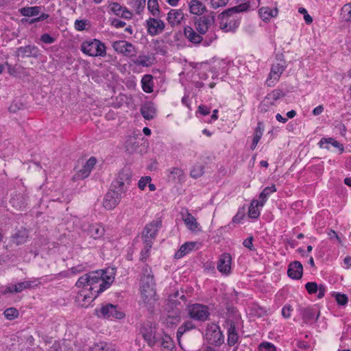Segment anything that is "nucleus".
<instances>
[{
    "instance_id": "39",
    "label": "nucleus",
    "mask_w": 351,
    "mask_h": 351,
    "mask_svg": "<svg viewBox=\"0 0 351 351\" xmlns=\"http://www.w3.org/2000/svg\"><path fill=\"white\" fill-rule=\"evenodd\" d=\"M134 63L138 66L147 67L153 64L154 59L149 56H139L136 60H134Z\"/></svg>"
},
{
    "instance_id": "60",
    "label": "nucleus",
    "mask_w": 351,
    "mask_h": 351,
    "mask_svg": "<svg viewBox=\"0 0 351 351\" xmlns=\"http://www.w3.org/2000/svg\"><path fill=\"white\" fill-rule=\"evenodd\" d=\"M260 351H276L275 346L269 342H263L259 345Z\"/></svg>"
},
{
    "instance_id": "16",
    "label": "nucleus",
    "mask_w": 351,
    "mask_h": 351,
    "mask_svg": "<svg viewBox=\"0 0 351 351\" xmlns=\"http://www.w3.org/2000/svg\"><path fill=\"white\" fill-rule=\"evenodd\" d=\"M215 16H203L195 21V29L200 34H205L214 23Z\"/></svg>"
},
{
    "instance_id": "1",
    "label": "nucleus",
    "mask_w": 351,
    "mask_h": 351,
    "mask_svg": "<svg viewBox=\"0 0 351 351\" xmlns=\"http://www.w3.org/2000/svg\"><path fill=\"white\" fill-rule=\"evenodd\" d=\"M114 277L107 274V272L102 270H96L84 276H82L76 282L77 287H87L90 292V296L84 294L83 300L90 299L93 301L99 293L107 289L114 281Z\"/></svg>"
},
{
    "instance_id": "8",
    "label": "nucleus",
    "mask_w": 351,
    "mask_h": 351,
    "mask_svg": "<svg viewBox=\"0 0 351 351\" xmlns=\"http://www.w3.org/2000/svg\"><path fill=\"white\" fill-rule=\"evenodd\" d=\"M139 332L149 346L153 347L155 345L156 342L155 327L151 322L141 324Z\"/></svg>"
},
{
    "instance_id": "19",
    "label": "nucleus",
    "mask_w": 351,
    "mask_h": 351,
    "mask_svg": "<svg viewBox=\"0 0 351 351\" xmlns=\"http://www.w3.org/2000/svg\"><path fill=\"white\" fill-rule=\"evenodd\" d=\"M302 272L303 267L299 261H293L289 264L287 274L290 278L295 280L300 279Z\"/></svg>"
},
{
    "instance_id": "44",
    "label": "nucleus",
    "mask_w": 351,
    "mask_h": 351,
    "mask_svg": "<svg viewBox=\"0 0 351 351\" xmlns=\"http://www.w3.org/2000/svg\"><path fill=\"white\" fill-rule=\"evenodd\" d=\"M184 221L189 229L191 230H195L197 229V223L196 221V219L191 214L188 213Z\"/></svg>"
},
{
    "instance_id": "22",
    "label": "nucleus",
    "mask_w": 351,
    "mask_h": 351,
    "mask_svg": "<svg viewBox=\"0 0 351 351\" xmlns=\"http://www.w3.org/2000/svg\"><path fill=\"white\" fill-rule=\"evenodd\" d=\"M141 112L145 119H153L156 114V109L154 103L150 101L145 103L141 106Z\"/></svg>"
},
{
    "instance_id": "47",
    "label": "nucleus",
    "mask_w": 351,
    "mask_h": 351,
    "mask_svg": "<svg viewBox=\"0 0 351 351\" xmlns=\"http://www.w3.org/2000/svg\"><path fill=\"white\" fill-rule=\"evenodd\" d=\"M3 315L7 319L13 320L19 317V313L16 308L10 307L5 310Z\"/></svg>"
},
{
    "instance_id": "32",
    "label": "nucleus",
    "mask_w": 351,
    "mask_h": 351,
    "mask_svg": "<svg viewBox=\"0 0 351 351\" xmlns=\"http://www.w3.org/2000/svg\"><path fill=\"white\" fill-rule=\"evenodd\" d=\"M195 246L194 242H186L182 245L180 249L176 252L174 256L176 258L179 259L183 257L186 254L189 253L193 250Z\"/></svg>"
},
{
    "instance_id": "14",
    "label": "nucleus",
    "mask_w": 351,
    "mask_h": 351,
    "mask_svg": "<svg viewBox=\"0 0 351 351\" xmlns=\"http://www.w3.org/2000/svg\"><path fill=\"white\" fill-rule=\"evenodd\" d=\"M154 276L152 269L147 265L143 267L141 278V289H155Z\"/></svg>"
},
{
    "instance_id": "17",
    "label": "nucleus",
    "mask_w": 351,
    "mask_h": 351,
    "mask_svg": "<svg viewBox=\"0 0 351 351\" xmlns=\"http://www.w3.org/2000/svg\"><path fill=\"white\" fill-rule=\"evenodd\" d=\"M184 19V14L182 9H171L167 16V21L171 27L180 25Z\"/></svg>"
},
{
    "instance_id": "37",
    "label": "nucleus",
    "mask_w": 351,
    "mask_h": 351,
    "mask_svg": "<svg viewBox=\"0 0 351 351\" xmlns=\"http://www.w3.org/2000/svg\"><path fill=\"white\" fill-rule=\"evenodd\" d=\"M276 191V187L274 184L271 186L265 187L263 191L259 195V203L260 206H263L264 204L266 202L267 197L270 194Z\"/></svg>"
},
{
    "instance_id": "10",
    "label": "nucleus",
    "mask_w": 351,
    "mask_h": 351,
    "mask_svg": "<svg viewBox=\"0 0 351 351\" xmlns=\"http://www.w3.org/2000/svg\"><path fill=\"white\" fill-rule=\"evenodd\" d=\"M112 47L117 53L128 58L135 56L136 54L135 47L126 40L114 41L112 43Z\"/></svg>"
},
{
    "instance_id": "48",
    "label": "nucleus",
    "mask_w": 351,
    "mask_h": 351,
    "mask_svg": "<svg viewBox=\"0 0 351 351\" xmlns=\"http://www.w3.org/2000/svg\"><path fill=\"white\" fill-rule=\"evenodd\" d=\"M341 16L346 21L351 20V4H346L343 6Z\"/></svg>"
},
{
    "instance_id": "26",
    "label": "nucleus",
    "mask_w": 351,
    "mask_h": 351,
    "mask_svg": "<svg viewBox=\"0 0 351 351\" xmlns=\"http://www.w3.org/2000/svg\"><path fill=\"white\" fill-rule=\"evenodd\" d=\"M189 9L191 14L198 16L206 11L205 5L199 0H191L189 2Z\"/></svg>"
},
{
    "instance_id": "21",
    "label": "nucleus",
    "mask_w": 351,
    "mask_h": 351,
    "mask_svg": "<svg viewBox=\"0 0 351 351\" xmlns=\"http://www.w3.org/2000/svg\"><path fill=\"white\" fill-rule=\"evenodd\" d=\"M305 288L309 294H313L318 292L317 298H322L326 293V287L324 285L319 286L315 282H309L305 285Z\"/></svg>"
},
{
    "instance_id": "9",
    "label": "nucleus",
    "mask_w": 351,
    "mask_h": 351,
    "mask_svg": "<svg viewBox=\"0 0 351 351\" xmlns=\"http://www.w3.org/2000/svg\"><path fill=\"white\" fill-rule=\"evenodd\" d=\"M285 94L280 89H274L264 98L261 104L259 105L258 109L261 112H266L268 111L270 107L276 104V102L283 97Z\"/></svg>"
},
{
    "instance_id": "20",
    "label": "nucleus",
    "mask_w": 351,
    "mask_h": 351,
    "mask_svg": "<svg viewBox=\"0 0 351 351\" xmlns=\"http://www.w3.org/2000/svg\"><path fill=\"white\" fill-rule=\"evenodd\" d=\"M28 238V232L25 228H21L10 237V241L16 245H23Z\"/></svg>"
},
{
    "instance_id": "50",
    "label": "nucleus",
    "mask_w": 351,
    "mask_h": 351,
    "mask_svg": "<svg viewBox=\"0 0 351 351\" xmlns=\"http://www.w3.org/2000/svg\"><path fill=\"white\" fill-rule=\"evenodd\" d=\"M180 321L178 315H167L165 319V324L167 327H173L176 325Z\"/></svg>"
},
{
    "instance_id": "36",
    "label": "nucleus",
    "mask_w": 351,
    "mask_h": 351,
    "mask_svg": "<svg viewBox=\"0 0 351 351\" xmlns=\"http://www.w3.org/2000/svg\"><path fill=\"white\" fill-rule=\"evenodd\" d=\"M195 328V324L191 321H186L183 324H182L178 329L176 332V337L178 339V341L180 342V338L187 331H189L192 329H194Z\"/></svg>"
},
{
    "instance_id": "3",
    "label": "nucleus",
    "mask_w": 351,
    "mask_h": 351,
    "mask_svg": "<svg viewBox=\"0 0 351 351\" xmlns=\"http://www.w3.org/2000/svg\"><path fill=\"white\" fill-rule=\"evenodd\" d=\"M80 49L84 54L92 57H104L106 55L105 45L97 39L82 42Z\"/></svg>"
},
{
    "instance_id": "35",
    "label": "nucleus",
    "mask_w": 351,
    "mask_h": 351,
    "mask_svg": "<svg viewBox=\"0 0 351 351\" xmlns=\"http://www.w3.org/2000/svg\"><path fill=\"white\" fill-rule=\"evenodd\" d=\"M278 9H271L268 7H263L259 10V14L263 20H269L272 17H275L278 14Z\"/></svg>"
},
{
    "instance_id": "62",
    "label": "nucleus",
    "mask_w": 351,
    "mask_h": 351,
    "mask_svg": "<svg viewBox=\"0 0 351 351\" xmlns=\"http://www.w3.org/2000/svg\"><path fill=\"white\" fill-rule=\"evenodd\" d=\"M109 6L110 10L118 16L123 12V8L118 3H112Z\"/></svg>"
},
{
    "instance_id": "6",
    "label": "nucleus",
    "mask_w": 351,
    "mask_h": 351,
    "mask_svg": "<svg viewBox=\"0 0 351 351\" xmlns=\"http://www.w3.org/2000/svg\"><path fill=\"white\" fill-rule=\"evenodd\" d=\"M190 318L199 322H205L209 319L210 313L209 308L204 304L195 303L187 307Z\"/></svg>"
},
{
    "instance_id": "56",
    "label": "nucleus",
    "mask_w": 351,
    "mask_h": 351,
    "mask_svg": "<svg viewBox=\"0 0 351 351\" xmlns=\"http://www.w3.org/2000/svg\"><path fill=\"white\" fill-rule=\"evenodd\" d=\"M87 25H88V21L86 19H77L74 23L75 28L77 31H83L86 29Z\"/></svg>"
},
{
    "instance_id": "41",
    "label": "nucleus",
    "mask_w": 351,
    "mask_h": 351,
    "mask_svg": "<svg viewBox=\"0 0 351 351\" xmlns=\"http://www.w3.org/2000/svg\"><path fill=\"white\" fill-rule=\"evenodd\" d=\"M40 11V7L39 6L23 8L20 10L21 14L24 16H37Z\"/></svg>"
},
{
    "instance_id": "12",
    "label": "nucleus",
    "mask_w": 351,
    "mask_h": 351,
    "mask_svg": "<svg viewBox=\"0 0 351 351\" xmlns=\"http://www.w3.org/2000/svg\"><path fill=\"white\" fill-rule=\"evenodd\" d=\"M141 299L147 309L152 313L154 304L158 300L155 289H141Z\"/></svg>"
},
{
    "instance_id": "49",
    "label": "nucleus",
    "mask_w": 351,
    "mask_h": 351,
    "mask_svg": "<svg viewBox=\"0 0 351 351\" xmlns=\"http://www.w3.org/2000/svg\"><path fill=\"white\" fill-rule=\"evenodd\" d=\"M145 246L144 248L141 250L140 259L142 261H145L149 255V250L152 247V243L150 241H146L144 242Z\"/></svg>"
},
{
    "instance_id": "7",
    "label": "nucleus",
    "mask_w": 351,
    "mask_h": 351,
    "mask_svg": "<svg viewBox=\"0 0 351 351\" xmlns=\"http://www.w3.org/2000/svg\"><path fill=\"white\" fill-rule=\"evenodd\" d=\"M277 57H278V55ZM278 60L279 61L278 62L273 64L271 66L269 77L266 82L268 86H273L276 84L287 66L286 62L282 58V55H279Z\"/></svg>"
},
{
    "instance_id": "38",
    "label": "nucleus",
    "mask_w": 351,
    "mask_h": 351,
    "mask_svg": "<svg viewBox=\"0 0 351 351\" xmlns=\"http://www.w3.org/2000/svg\"><path fill=\"white\" fill-rule=\"evenodd\" d=\"M169 175L168 178L171 180L182 181L184 178V172L183 170L178 167H172L168 170Z\"/></svg>"
},
{
    "instance_id": "34",
    "label": "nucleus",
    "mask_w": 351,
    "mask_h": 351,
    "mask_svg": "<svg viewBox=\"0 0 351 351\" xmlns=\"http://www.w3.org/2000/svg\"><path fill=\"white\" fill-rule=\"evenodd\" d=\"M138 144L139 143L134 136H129L125 142L126 152L129 154H132L136 152Z\"/></svg>"
},
{
    "instance_id": "11",
    "label": "nucleus",
    "mask_w": 351,
    "mask_h": 351,
    "mask_svg": "<svg viewBox=\"0 0 351 351\" xmlns=\"http://www.w3.org/2000/svg\"><path fill=\"white\" fill-rule=\"evenodd\" d=\"M161 221L158 219L152 221L147 224L142 234L143 242L148 241L153 243V240L155 239L158 228L161 226Z\"/></svg>"
},
{
    "instance_id": "51",
    "label": "nucleus",
    "mask_w": 351,
    "mask_h": 351,
    "mask_svg": "<svg viewBox=\"0 0 351 351\" xmlns=\"http://www.w3.org/2000/svg\"><path fill=\"white\" fill-rule=\"evenodd\" d=\"M109 345L104 341L95 343L90 348V351H109Z\"/></svg>"
},
{
    "instance_id": "63",
    "label": "nucleus",
    "mask_w": 351,
    "mask_h": 351,
    "mask_svg": "<svg viewBox=\"0 0 351 351\" xmlns=\"http://www.w3.org/2000/svg\"><path fill=\"white\" fill-rule=\"evenodd\" d=\"M298 12L304 14V19L306 24L310 25L313 23V18L308 14L304 8H300Z\"/></svg>"
},
{
    "instance_id": "5",
    "label": "nucleus",
    "mask_w": 351,
    "mask_h": 351,
    "mask_svg": "<svg viewBox=\"0 0 351 351\" xmlns=\"http://www.w3.org/2000/svg\"><path fill=\"white\" fill-rule=\"evenodd\" d=\"M95 313L99 317L105 319H121L125 317L124 313L117 306L112 304H107L101 306L99 308H96Z\"/></svg>"
},
{
    "instance_id": "24",
    "label": "nucleus",
    "mask_w": 351,
    "mask_h": 351,
    "mask_svg": "<svg viewBox=\"0 0 351 351\" xmlns=\"http://www.w3.org/2000/svg\"><path fill=\"white\" fill-rule=\"evenodd\" d=\"M112 104L116 108H120L124 105L129 107L132 105V97L122 93H119L118 95L112 96Z\"/></svg>"
},
{
    "instance_id": "13",
    "label": "nucleus",
    "mask_w": 351,
    "mask_h": 351,
    "mask_svg": "<svg viewBox=\"0 0 351 351\" xmlns=\"http://www.w3.org/2000/svg\"><path fill=\"white\" fill-rule=\"evenodd\" d=\"M121 199L120 192L110 188L104 197L103 206L107 210H112L119 204Z\"/></svg>"
},
{
    "instance_id": "46",
    "label": "nucleus",
    "mask_w": 351,
    "mask_h": 351,
    "mask_svg": "<svg viewBox=\"0 0 351 351\" xmlns=\"http://www.w3.org/2000/svg\"><path fill=\"white\" fill-rule=\"evenodd\" d=\"M147 8L153 16H157L159 14L160 10L157 0H148Z\"/></svg>"
},
{
    "instance_id": "2",
    "label": "nucleus",
    "mask_w": 351,
    "mask_h": 351,
    "mask_svg": "<svg viewBox=\"0 0 351 351\" xmlns=\"http://www.w3.org/2000/svg\"><path fill=\"white\" fill-rule=\"evenodd\" d=\"M248 8L249 4L244 3L221 12L219 15L220 28L225 32H234L240 23L238 14L247 10Z\"/></svg>"
},
{
    "instance_id": "54",
    "label": "nucleus",
    "mask_w": 351,
    "mask_h": 351,
    "mask_svg": "<svg viewBox=\"0 0 351 351\" xmlns=\"http://www.w3.org/2000/svg\"><path fill=\"white\" fill-rule=\"evenodd\" d=\"M142 88H152L153 77L151 75H145L141 80Z\"/></svg>"
},
{
    "instance_id": "27",
    "label": "nucleus",
    "mask_w": 351,
    "mask_h": 351,
    "mask_svg": "<svg viewBox=\"0 0 351 351\" xmlns=\"http://www.w3.org/2000/svg\"><path fill=\"white\" fill-rule=\"evenodd\" d=\"M85 228V226H84ZM88 235L95 239H99L104 234V228L99 224H88L86 228H84Z\"/></svg>"
},
{
    "instance_id": "29",
    "label": "nucleus",
    "mask_w": 351,
    "mask_h": 351,
    "mask_svg": "<svg viewBox=\"0 0 351 351\" xmlns=\"http://www.w3.org/2000/svg\"><path fill=\"white\" fill-rule=\"evenodd\" d=\"M39 284L38 279L18 282L14 285V293H20L24 289L36 287Z\"/></svg>"
},
{
    "instance_id": "31",
    "label": "nucleus",
    "mask_w": 351,
    "mask_h": 351,
    "mask_svg": "<svg viewBox=\"0 0 351 351\" xmlns=\"http://www.w3.org/2000/svg\"><path fill=\"white\" fill-rule=\"evenodd\" d=\"M238 340L239 335L237 332L235 324L231 322L228 330V344L229 346H233L237 343Z\"/></svg>"
},
{
    "instance_id": "15",
    "label": "nucleus",
    "mask_w": 351,
    "mask_h": 351,
    "mask_svg": "<svg viewBox=\"0 0 351 351\" xmlns=\"http://www.w3.org/2000/svg\"><path fill=\"white\" fill-rule=\"evenodd\" d=\"M146 27L148 34L154 36L161 33L165 29V25L160 19L149 18L146 21Z\"/></svg>"
},
{
    "instance_id": "30",
    "label": "nucleus",
    "mask_w": 351,
    "mask_h": 351,
    "mask_svg": "<svg viewBox=\"0 0 351 351\" xmlns=\"http://www.w3.org/2000/svg\"><path fill=\"white\" fill-rule=\"evenodd\" d=\"M329 144H330L333 147L337 148L340 151V153H342L344 150L343 145L341 143L337 141L333 138H322L319 143L320 147L325 148L327 149H330V147L328 146Z\"/></svg>"
},
{
    "instance_id": "57",
    "label": "nucleus",
    "mask_w": 351,
    "mask_h": 351,
    "mask_svg": "<svg viewBox=\"0 0 351 351\" xmlns=\"http://www.w3.org/2000/svg\"><path fill=\"white\" fill-rule=\"evenodd\" d=\"M334 297L338 304L339 305H346L348 302V298L346 295L341 294L339 293H334Z\"/></svg>"
},
{
    "instance_id": "53",
    "label": "nucleus",
    "mask_w": 351,
    "mask_h": 351,
    "mask_svg": "<svg viewBox=\"0 0 351 351\" xmlns=\"http://www.w3.org/2000/svg\"><path fill=\"white\" fill-rule=\"evenodd\" d=\"M264 130H265V128H264L263 123L261 121H259L257 124L256 128H255L253 138L260 141L263 136Z\"/></svg>"
},
{
    "instance_id": "58",
    "label": "nucleus",
    "mask_w": 351,
    "mask_h": 351,
    "mask_svg": "<svg viewBox=\"0 0 351 351\" xmlns=\"http://www.w3.org/2000/svg\"><path fill=\"white\" fill-rule=\"evenodd\" d=\"M245 217V208L242 207L239 208L237 213L232 218V223H239Z\"/></svg>"
},
{
    "instance_id": "64",
    "label": "nucleus",
    "mask_w": 351,
    "mask_h": 351,
    "mask_svg": "<svg viewBox=\"0 0 351 351\" xmlns=\"http://www.w3.org/2000/svg\"><path fill=\"white\" fill-rule=\"evenodd\" d=\"M253 237H250L243 242V245L251 251H255V248L253 245Z\"/></svg>"
},
{
    "instance_id": "42",
    "label": "nucleus",
    "mask_w": 351,
    "mask_h": 351,
    "mask_svg": "<svg viewBox=\"0 0 351 351\" xmlns=\"http://www.w3.org/2000/svg\"><path fill=\"white\" fill-rule=\"evenodd\" d=\"M260 206L258 200H253L249 207L248 215L250 218L256 219L259 217L260 212L258 207Z\"/></svg>"
},
{
    "instance_id": "45",
    "label": "nucleus",
    "mask_w": 351,
    "mask_h": 351,
    "mask_svg": "<svg viewBox=\"0 0 351 351\" xmlns=\"http://www.w3.org/2000/svg\"><path fill=\"white\" fill-rule=\"evenodd\" d=\"M119 181H122L123 182H127L130 184L131 181V173L129 169H122L118 174L117 178Z\"/></svg>"
},
{
    "instance_id": "40",
    "label": "nucleus",
    "mask_w": 351,
    "mask_h": 351,
    "mask_svg": "<svg viewBox=\"0 0 351 351\" xmlns=\"http://www.w3.org/2000/svg\"><path fill=\"white\" fill-rule=\"evenodd\" d=\"M25 106L26 103L22 99L16 98L10 104L8 110L11 113H16L19 110L24 108Z\"/></svg>"
},
{
    "instance_id": "59",
    "label": "nucleus",
    "mask_w": 351,
    "mask_h": 351,
    "mask_svg": "<svg viewBox=\"0 0 351 351\" xmlns=\"http://www.w3.org/2000/svg\"><path fill=\"white\" fill-rule=\"evenodd\" d=\"M161 346L167 351H171L173 348V343L171 339L167 336L162 339Z\"/></svg>"
},
{
    "instance_id": "55",
    "label": "nucleus",
    "mask_w": 351,
    "mask_h": 351,
    "mask_svg": "<svg viewBox=\"0 0 351 351\" xmlns=\"http://www.w3.org/2000/svg\"><path fill=\"white\" fill-rule=\"evenodd\" d=\"M204 173V168L202 166H194L191 171V176L194 178H197L202 176Z\"/></svg>"
},
{
    "instance_id": "18",
    "label": "nucleus",
    "mask_w": 351,
    "mask_h": 351,
    "mask_svg": "<svg viewBox=\"0 0 351 351\" xmlns=\"http://www.w3.org/2000/svg\"><path fill=\"white\" fill-rule=\"evenodd\" d=\"M231 256L228 253L222 254L218 261L217 268L222 274H228L231 269Z\"/></svg>"
},
{
    "instance_id": "43",
    "label": "nucleus",
    "mask_w": 351,
    "mask_h": 351,
    "mask_svg": "<svg viewBox=\"0 0 351 351\" xmlns=\"http://www.w3.org/2000/svg\"><path fill=\"white\" fill-rule=\"evenodd\" d=\"M129 185L130 184L127 182L119 181L118 180L115 179L112 183L111 189L117 190V191L120 192V194L121 195L123 193L126 191Z\"/></svg>"
},
{
    "instance_id": "4",
    "label": "nucleus",
    "mask_w": 351,
    "mask_h": 351,
    "mask_svg": "<svg viewBox=\"0 0 351 351\" xmlns=\"http://www.w3.org/2000/svg\"><path fill=\"white\" fill-rule=\"evenodd\" d=\"M205 338L210 344L217 347L221 346L224 342V336L220 327L213 323L207 324Z\"/></svg>"
},
{
    "instance_id": "25",
    "label": "nucleus",
    "mask_w": 351,
    "mask_h": 351,
    "mask_svg": "<svg viewBox=\"0 0 351 351\" xmlns=\"http://www.w3.org/2000/svg\"><path fill=\"white\" fill-rule=\"evenodd\" d=\"M184 35L189 42L193 44H199L203 40L202 34L197 33L191 26L184 27Z\"/></svg>"
},
{
    "instance_id": "52",
    "label": "nucleus",
    "mask_w": 351,
    "mask_h": 351,
    "mask_svg": "<svg viewBox=\"0 0 351 351\" xmlns=\"http://www.w3.org/2000/svg\"><path fill=\"white\" fill-rule=\"evenodd\" d=\"M145 0H134L132 6L136 14H140L145 8Z\"/></svg>"
},
{
    "instance_id": "33",
    "label": "nucleus",
    "mask_w": 351,
    "mask_h": 351,
    "mask_svg": "<svg viewBox=\"0 0 351 351\" xmlns=\"http://www.w3.org/2000/svg\"><path fill=\"white\" fill-rule=\"evenodd\" d=\"M299 311L305 324H308L309 322L314 319L315 315V311L314 308L311 307H300Z\"/></svg>"
},
{
    "instance_id": "23",
    "label": "nucleus",
    "mask_w": 351,
    "mask_h": 351,
    "mask_svg": "<svg viewBox=\"0 0 351 351\" xmlns=\"http://www.w3.org/2000/svg\"><path fill=\"white\" fill-rule=\"evenodd\" d=\"M38 49L34 45H27L19 47L16 50V56L22 58L25 57H37Z\"/></svg>"
},
{
    "instance_id": "28",
    "label": "nucleus",
    "mask_w": 351,
    "mask_h": 351,
    "mask_svg": "<svg viewBox=\"0 0 351 351\" xmlns=\"http://www.w3.org/2000/svg\"><path fill=\"white\" fill-rule=\"evenodd\" d=\"M97 162V160L95 157H90L86 162V164L83 166V167L78 171L77 175L78 177L82 178H87L92 169L94 167Z\"/></svg>"
},
{
    "instance_id": "61",
    "label": "nucleus",
    "mask_w": 351,
    "mask_h": 351,
    "mask_svg": "<svg viewBox=\"0 0 351 351\" xmlns=\"http://www.w3.org/2000/svg\"><path fill=\"white\" fill-rule=\"evenodd\" d=\"M229 0H211L210 1V7L213 9H217L220 7L226 6Z\"/></svg>"
}]
</instances>
